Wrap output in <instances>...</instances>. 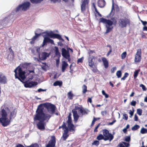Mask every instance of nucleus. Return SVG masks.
Returning <instances> with one entry per match:
<instances>
[{
  "label": "nucleus",
  "instance_id": "nucleus-1",
  "mask_svg": "<svg viewBox=\"0 0 147 147\" xmlns=\"http://www.w3.org/2000/svg\"><path fill=\"white\" fill-rule=\"evenodd\" d=\"M13 107L12 109H9V107H7L5 108V110L3 109L0 112V114L1 115V117L0 115V122L3 126H6L9 124L7 120V114L6 110L8 111V114L9 120L14 119L16 117L17 110L16 108H13Z\"/></svg>",
  "mask_w": 147,
  "mask_h": 147
},
{
  "label": "nucleus",
  "instance_id": "nucleus-2",
  "mask_svg": "<svg viewBox=\"0 0 147 147\" xmlns=\"http://www.w3.org/2000/svg\"><path fill=\"white\" fill-rule=\"evenodd\" d=\"M46 108L50 114H53L55 112L56 107L54 105L50 103H46L39 105L36 111L38 112V115L40 117L44 115L46 116L47 115H50V118L51 116L49 114H45L44 111V108Z\"/></svg>",
  "mask_w": 147,
  "mask_h": 147
},
{
  "label": "nucleus",
  "instance_id": "nucleus-3",
  "mask_svg": "<svg viewBox=\"0 0 147 147\" xmlns=\"http://www.w3.org/2000/svg\"><path fill=\"white\" fill-rule=\"evenodd\" d=\"M38 112L36 111V114L33 118L34 120V121H39L37 124V126L38 129H45V123L44 121L47 120L48 121L50 119V116L49 115H47L46 116L44 115L40 117L38 115Z\"/></svg>",
  "mask_w": 147,
  "mask_h": 147
},
{
  "label": "nucleus",
  "instance_id": "nucleus-4",
  "mask_svg": "<svg viewBox=\"0 0 147 147\" xmlns=\"http://www.w3.org/2000/svg\"><path fill=\"white\" fill-rule=\"evenodd\" d=\"M130 24V20L127 16L118 18V26L119 27L121 28H126Z\"/></svg>",
  "mask_w": 147,
  "mask_h": 147
},
{
  "label": "nucleus",
  "instance_id": "nucleus-5",
  "mask_svg": "<svg viewBox=\"0 0 147 147\" xmlns=\"http://www.w3.org/2000/svg\"><path fill=\"white\" fill-rule=\"evenodd\" d=\"M93 53H95V50H88V53L89 55L88 60L89 66L93 68V66L94 65V60L95 59V57L94 56L92 55Z\"/></svg>",
  "mask_w": 147,
  "mask_h": 147
},
{
  "label": "nucleus",
  "instance_id": "nucleus-6",
  "mask_svg": "<svg viewBox=\"0 0 147 147\" xmlns=\"http://www.w3.org/2000/svg\"><path fill=\"white\" fill-rule=\"evenodd\" d=\"M30 3L28 2H25L19 5L16 8V11H26L29 9L30 6Z\"/></svg>",
  "mask_w": 147,
  "mask_h": 147
},
{
  "label": "nucleus",
  "instance_id": "nucleus-7",
  "mask_svg": "<svg viewBox=\"0 0 147 147\" xmlns=\"http://www.w3.org/2000/svg\"><path fill=\"white\" fill-rule=\"evenodd\" d=\"M102 132L105 137L104 140L105 141L109 140L110 141L113 139V135L109 134V131L107 129L103 130Z\"/></svg>",
  "mask_w": 147,
  "mask_h": 147
},
{
  "label": "nucleus",
  "instance_id": "nucleus-8",
  "mask_svg": "<svg viewBox=\"0 0 147 147\" xmlns=\"http://www.w3.org/2000/svg\"><path fill=\"white\" fill-rule=\"evenodd\" d=\"M89 0H82L81 8L82 12H84L88 7Z\"/></svg>",
  "mask_w": 147,
  "mask_h": 147
},
{
  "label": "nucleus",
  "instance_id": "nucleus-9",
  "mask_svg": "<svg viewBox=\"0 0 147 147\" xmlns=\"http://www.w3.org/2000/svg\"><path fill=\"white\" fill-rule=\"evenodd\" d=\"M19 77L21 79V80L24 81L26 78L25 75L26 72L25 71L22 70V68L21 67L18 68V70Z\"/></svg>",
  "mask_w": 147,
  "mask_h": 147
},
{
  "label": "nucleus",
  "instance_id": "nucleus-10",
  "mask_svg": "<svg viewBox=\"0 0 147 147\" xmlns=\"http://www.w3.org/2000/svg\"><path fill=\"white\" fill-rule=\"evenodd\" d=\"M141 49H137L135 55L134 61L136 62H139L141 59Z\"/></svg>",
  "mask_w": 147,
  "mask_h": 147
},
{
  "label": "nucleus",
  "instance_id": "nucleus-11",
  "mask_svg": "<svg viewBox=\"0 0 147 147\" xmlns=\"http://www.w3.org/2000/svg\"><path fill=\"white\" fill-rule=\"evenodd\" d=\"M56 143V138L55 136H52L51 140L49 141L46 147H54Z\"/></svg>",
  "mask_w": 147,
  "mask_h": 147
},
{
  "label": "nucleus",
  "instance_id": "nucleus-12",
  "mask_svg": "<svg viewBox=\"0 0 147 147\" xmlns=\"http://www.w3.org/2000/svg\"><path fill=\"white\" fill-rule=\"evenodd\" d=\"M50 43L51 44L54 45L53 40L47 37H44L42 47H44L45 45H47V43Z\"/></svg>",
  "mask_w": 147,
  "mask_h": 147
},
{
  "label": "nucleus",
  "instance_id": "nucleus-13",
  "mask_svg": "<svg viewBox=\"0 0 147 147\" xmlns=\"http://www.w3.org/2000/svg\"><path fill=\"white\" fill-rule=\"evenodd\" d=\"M76 110H77L76 108H75L72 110V112L73 113L74 121L75 123L77 122L79 117Z\"/></svg>",
  "mask_w": 147,
  "mask_h": 147
},
{
  "label": "nucleus",
  "instance_id": "nucleus-14",
  "mask_svg": "<svg viewBox=\"0 0 147 147\" xmlns=\"http://www.w3.org/2000/svg\"><path fill=\"white\" fill-rule=\"evenodd\" d=\"M37 84V83L36 82L31 81L28 82H24V86L26 88H31L32 86H36Z\"/></svg>",
  "mask_w": 147,
  "mask_h": 147
},
{
  "label": "nucleus",
  "instance_id": "nucleus-15",
  "mask_svg": "<svg viewBox=\"0 0 147 147\" xmlns=\"http://www.w3.org/2000/svg\"><path fill=\"white\" fill-rule=\"evenodd\" d=\"M74 129H65L64 130V133L63 134L62 138L64 140H65L68 136L69 134L68 132L69 131H72Z\"/></svg>",
  "mask_w": 147,
  "mask_h": 147
},
{
  "label": "nucleus",
  "instance_id": "nucleus-16",
  "mask_svg": "<svg viewBox=\"0 0 147 147\" xmlns=\"http://www.w3.org/2000/svg\"><path fill=\"white\" fill-rule=\"evenodd\" d=\"M49 54L46 52H42L40 55L39 54V59L41 60H45L49 56Z\"/></svg>",
  "mask_w": 147,
  "mask_h": 147
},
{
  "label": "nucleus",
  "instance_id": "nucleus-17",
  "mask_svg": "<svg viewBox=\"0 0 147 147\" xmlns=\"http://www.w3.org/2000/svg\"><path fill=\"white\" fill-rule=\"evenodd\" d=\"M47 35L48 36L50 37L51 38H56L58 39L60 36V35L58 34L53 33H47Z\"/></svg>",
  "mask_w": 147,
  "mask_h": 147
},
{
  "label": "nucleus",
  "instance_id": "nucleus-18",
  "mask_svg": "<svg viewBox=\"0 0 147 147\" xmlns=\"http://www.w3.org/2000/svg\"><path fill=\"white\" fill-rule=\"evenodd\" d=\"M7 82V79L6 77L0 74V83L5 84Z\"/></svg>",
  "mask_w": 147,
  "mask_h": 147
},
{
  "label": "nucleus",
  "instance_id": "nucleus-19",
  "mask_svg": "<svg viewBox=\"0 0 147 147\" xmlns=\"http://www.w3.org/2000/svg\"><path fill=\"white\" fill-rule=\"evenodd\" d=\"M98 5L100 7H104L106 4V2L104 0H98Z\"/></svg>",
  "mask_w": 147,
  "mask_h": 147
},
{
  "label": "nucleus",
  "instance_id": "nucleus-20",
  "mask_svg": "<svg viewBox=\"0 0 147 147\" xmlns=\"http://www.w3.org/2000/svg\"><path fill=\"white\" fill-rule=\"evenodd\" d=\"M101 59L105 67V68H107L109 66L108 61L107 59L105 57H102Z\"/></svg>",
  "mask_w": 147,
  "mask_h": 147
},
{
  "label": "nucleus",
  "instance_id": "nucleus-21",
  "mask_svg": "<svg viewBox=\"0 0 147 147\" xmlns=\"http://www.w3.org/2000/svg\"><path fill=\"white\" fill-rule=\"evenodd\" d=\"M68 64L65 61L62 62L61 70L63 72H65L67 67L68 66Z\"/></svg>",
  "mask_w": 147,
  "mask_h": 147
},
{
  "label": "nucleus",
  "instance_id": "nucleus-22",
  "mask_svg": "<svg viewBox=\"0 0 147 147\" xmlns=\"http://www.w3.org/2000/svg\"><path fill=\"white\" fill-rule=\"evenodd\" d=\"M75 108H76V109L79 110L80 113L82 114V115H87L88 113L87 111H86L84 109L81 108L78 106H76Z\"/></svg>",
  "mask_w": 147,
  "mask_h": 147
},
{
  "label": "nucleus",
  "instance_id": "nucleus-23",
  "mask_svg": "<svg viewBox=\"0 0 147 147\" xmlns=\"http://www.w3.org/2000/svg\"><path fill=\"white\" fill-rule=\"evenodd\" d=\"M35 35L31 39V40L30 42V43L31 44H34L36 38L41 35V34H38L36 33H35Z\"/></svg>",
  "mask_w": 147,
  "mask_h": 147
},
{
  "label": "nucleus",
  "instance_id": "nucleus-24",
  "mask_svg": "<svg viewBox=\"0 0 147 147\" xmlns=\"http://www.w3.org/2000/svg\"><path fill=\"white\" fill-rule=\"evenodd\" d=\"M129 146V144L124 142H122L119 144L117 147H128Z\"/></svg>",
  "mask_w": 147,
  "mask_h": 147
},
{
  "label": "nucleus",
  "instance_id": "nucleus-25",
  "mask_svg": "<svg viewBox=\"0 0 147 147\" xmlns=\"http://www.w3.org/2000/svg\"><path fill=\"white\" fill-rule=\"evenodd\" d=\"M68 129H74L76 128V126L73 124L72 122H67Z\"/></svg>",
  "mask_w": 147,
  "mask_h": 147
},
{
  "label": "nucleus",
  "instance_id": "nucleus-26",
  "mask_svg": "<svg viewBox=\"0 0 147 147\" xmlns=\"http://www.w3.org/2000/svg\"><path fill=\"white\" fill-rule=\"evenodd\" d=\"M112 20V22H113V24L114 25H118V18H117L113 17L111 19Z\"/></svg>",
  "mask_w": 147,
  "mask_h": 147
},
{
  "label": "nucleus",
  "instance_id": "nucleus-27",
  "mask_svg": "<svg viewBox=\"0 0 147 147\" xmlns=\"http://www.w3.org/2000/svg\"><path fill=\"white\" fill-rule=\"evenodd\" d=\"M20 67H17L14 70V72L15 73V76L16 78H17L20 81L22 82H23L21 80V79L17 75V69H18V68Z\"/></svg>",
  "mask_w": 147,
  "mask_h": 147
},
{
  "label": "nucleus",
  "instance_id": "nucleus-28",
  "mask_svg": "<svg viewBox=\"0 0 147 147\" xmlns=\"http://www.w3.org/2000/svg\"><path fill=\"white\" fill-rule=\"evenodd\" d=\"M62 85V81H56L54 83L53 85L54 86H58L61 87Z\"/></svg>",
  "mask_w": 147,
  "mask_h": 147
},
{
  "label": "nucleus",
  "instance_id": "nucleus-29",
  "mask_svg": "<svg viewBox=\"0 0 147 147\" xmlns=\"http://www.w3.org/2000/svg\"><path fill=\"white\" fill-rule=\"evenodd\" d=\"M107 29L106 32H105V34H107L110 32L112 30L113 28V27L110 26H106Z\"/></svg>",
  "mask_w": 147,
  "mask_h": 147
},
{
  "label": "nucleus",
  "instance_id": "nucleus-30",
  "mask_svg": "<svg viewBox=\"0 0 147 147\" xmlns=\"http://www.w3.org/2000/svg\"><path fill=\"white\" fill-rule=\"evenodd\" d=\"M74 96V94L72 93L71 91H70L67 93L68 97L69 99L72 100Z\"/></svg>",
  "mask_w": 147,
  "mask_h": 147
},
{
  "label": "nucleus",
  "instance_id": "nucleus-31",
  "mask_svg": "<svg viewBox=\"0 0 147 147\" xmlns=\"http://www.w3.org/2000/svg\"><path fill=\"white\" fill-rule=\"evenodd\" d=\"M55 55L57 56H60V53L59 52L58 47H55Z\"/></svg>",
  "mask_w": 147,
  "mask_h": 147
},
{
  "label": "nucleus",
  "instance_id": "nucleus-32",
  "mask_svg": "<svg viewBox=\"0 0 147 147\" xmlns=\"http://www.w3.org/2000/svg\"><path fill=\"white\" fill-rule=\"evenodd\" d=\"M105 24H107L106 26H111L113 24V22L110 20H107Z\"/></svg>",
  "mask_w": 147,
  "mask_h": 147
},
{
  "label": "nucleus",
  "instance_id": "nucleus-33",
  "mask_svg": "<svg viewBox=\"0 0 147 147\" xmlns=\"http://www.w3.org/2000/svg\"><path fill=\"white\" fill-rule=\"evenodd\" d=\"M63 56L66 59H68V61H70L71 59L70 58V56L69 53H67V54H65V55H63Z\"/></svg>",
  "mask_w": 147,
  "mask_h": 147
},
{
  "label": "nucleus",
  "instance_id": "nucleus-34",
  "mask_svg": "<svg viewBox=\"0 0 147 147\" xmlns=\"http://www.w3.org/2000/svg\"><path fill=\"white\" fill-rule=\"evenodd\" d=\"M69 51H67L64 48H63L62 49V55H64L66 54H67V53H69Z\"/></svg>",
  "mask_w": 147,
  "mask_h": 147
},
{
  "label": "nucleus",
  "instance_id": "nucleus-35",
  "mask_svg": "<svg viewBox=\"0 0 147 147\" xmlns=\"http://www.w3.org/2000/svg\"><path fill=\"white\" fill-rule=\"evenodd\" d=\"M87 91V87L85 85H84L83 86L82 93L83 94H85Z\"/></svg>",
  "mask_w": 147,
  "mask_h": 147
},
{
  "label": "nucleus",
  "instance_id": "nucleus-36",
  "mask_svg": "<svg viewBox=\"0 0 147 147\" xmlns=\"http://www.w3.org/2000/svg\"><path fill=\"white\" fill-rule=\"evenodd\" d=\"M32 3H40L43 0H30Z\"/></svg>",
  "mask_w": 147,
  "mask_h": 147
},
{
  "label": "nucleus",
  "instance_id": "nucleus-37",
  "mask_svg": "<svg viewBox=\"0 0 147 147\" xmlns=\"http://www.w3.org/2000/svg\"><path fill=\"white\" fill-rule=\"evenodd\" d=\"M116 74L118 78H121L122 75L121 71L120 70L117 71Z\"/></svg>",
  "mask_w": 147,
  "mask_h": 147
},
{
  "label": "nucleus",
  "instance_id": "nucleus-38",
  "mask_svg": "<svg viewBox=\"0 0 147 147\" xmlns=\"http://www.w3.org/2000/svg\"><path fill=\"white\" fill-rule=\"evenodd\" d=\"M129 74L127 72H125L123 76L121 78V80H125L126 78L129 76Z\"/></svg>",
  "mask_w": 147,
  "mask_h": 147
},
{
  "label": "nucleus",
  "instance_id": "nucleus-39",
  "mask_svg": "<svg viewBox=\"0 0 147 147\" xmlns=\"http://www.w3.org/2000/svg\"><path fill=\"white\" fill-rule=\"evenodd\" d=\"M61 128H62V129H68L67 127L66 123L63 122L62 125L61 126H60L59 127V129H60Z\"/></svg>",
  "mask_w": 147,
  "mask_h": 147
},
{
  "label": "nucleus",
  "instance_id": "nucleus-40",
  "mask_svg": "<svg viewBox=\"0 0 147 147\" xmlns=\"http://www.w3.org/2000/svg\"><path fill=\"white\" fill-rule=\"evenodd\" d=\"M142 110L141 109H137V113L140 116L142 115Z\"/></svg>",
  "mask_w": 147,
  "mask_h": 147
},
{
  "label": "nucleus",
  "instance_id": "nucleus-41",
  "mask_svg": "<svg viewBox=\"0 0 147 147\" xmlns=\"http://www.w3.org/2000/svg\"><path fill=\"white\" fill-rule=\"evenodd\" d=\"M30 63H24L22 64V67L24 68H26L30 64Z\"/></svg>",
  "mask_w": 147,
  "mask_h": 147
},
{
  "label": "nucleus",
  "instance_id": "nucleus-42",
  "mask_svg": "<svg viewBox=\"0 0 147 147\" xmlns=\"http://www.w3.org/2000/svg\"><path fill=\"white\" fill-rule=\"evenodd\" d=\"M107 19L104 18H101L99 20V22H102L105 24Z\"/></svg>",
  "mask_w": 147,
  "mask_h": 147
},
{
  "label": "nucleus",
  "instance_id": "nucleus-43",
  "mask_svg": "<svg viewBox=\"0 0 147 147\" xmlns=\"http://www.w3.org/2000/svg\"><path fill=\"white\" fill-rule=\"evenodd\" d=\"M105 138L101 134L99 135L97 137V139L98 140H100L102 139H103Z\"/></svg>",
  "mask_w": 147,
  "mask_h": 147
},
{
  "label": "nucleus",
  "instance_id": "nucleus-44",
  "mask_svg": "<svg viewBox=\"0 0 147 147\" xmlns=\"http://www.w3.org/2000/svg\"><path fill=\"white\" fill-rule=\"evenodd\" d=\"M127 55V53L126 52H123L121 55V58L122 59H125Z\"/></svg>",
  "mask_w": 147,
  "mask_h": 147
},
{
  "label": "nucleus",
  "instance_id": "nucleus-45",
  "mask_svg": "<svg viewBox=\"0 0 147 147\" xmlns=\"http://www.w3.org/2000/svg\"><path fill=\"white\" fill-rule=\"evenodd\" d=\"M26 147H39L37 143L32 144L29 146H27Z\"/></svg>",
  "mask_w": 147,
  "mask_h": 147
},
{
  "label": "nucleus",
  "instance_id": "nucleus-46",
  "mask_svg": "<svg viewBox=\"0 0 147 147\" xmlns=\"http://www.w3.org/2000/svg\"><path fill=\"white\" fill-rule=\"evenodd\" d=\"M133 109L132 111L131 110H129V114H130V116H129L130 117H131L133 115L134 112V109L133 108H132Z\"/></svg>",
  "mask_w": 147,
  "mask_h": 147
},
{
  "label": "nucleus",
  "instance_id": "nucleus-47",
  "mask_svg": "<svg viewBox=\"0 0 147 147\" xmlns=\"http://www.w3.org/2000/svg\"><path fill=\"white\" fill-rule=\"evenodd\" d=\"M100 119L99 118H98L97 119L96 118H95L94 117L93 118V119L92 121L91 124V126H93L94 123L96 121L97 119Z\"/></svg>",
  "mask_w": 147,
  "mask_h": 147
},
{
  "label": "nucleus",
  "instance_id": "nucleus-48",
  "mask_svg": "<svg viewBox=\"0 0 147 147\" xmlns=\"http://www.w3.org/2000/svg\"><path fill=\"white\" fill-rule=\"evenodd\" d=\"M102 94L105 96V97L106 98H107L109 97V95L105 93V91L104 90H102Z\"/></svg>",
  "mask_w": 147,
  "mask_h": 147
},
{
  "label": "nucleus",
  "instance_id": "nucleus-49",
  "mask_svg": "<svg viewBox=\"0 0 147 147\" xmlns=\"http://www.w3.org/2000/svg\"><path fill=\"white\" fill-rule=\"evenodd\" d=\"M71 116V114L70 113L68 116V120L67 121V122L72 121Z\"/></svg>",
  "mask_w": 147,
  "mask_h": 147
},
{
  "label": "nucleus",
  "instance_id": "nucleus-50",
  "mask_svg": "<svg viewBox=\"0 0 147 147\" xmlns=\"http://www.w3.org/2000/svg\"><path fill=\"white\" fill-rule=\"evenodd\" d=\"M139 73L138 71L137 70H135V71H134V78H136V77H137L138 74Z\"/></svg>",
  "mask_w": 147,
  "mask_h": 147
},
{
  "label": "nucleus",
  "instance_id": "nucleus-51",
  "mask_svg": "<svg viewBox=\"0 0 147 147\" xmlns=\"http://www.w3.org/2000/svg\"><path fill=\"white\" fill-rule=\"evenodd\" d=\"M83 59L84 57H83L77 60V63L78 64L79 63H82L83 62Z\"/></svg>",
  "mask_w": 147,
  "mask_h": 147
},
{
  "label": "nucleus",
  "instance_id": "nucleus-52",
  "mask_svg": "<svg viewBox=\"0 0 147 147\" xmlns=\"http://www.w3.org/2000/svg\"><path fill=\"white\" fill-rule=\"evenodd\" d=\"M44 65H42L41 67L42 69L46 71L47 70V65L46 63H43Z\"/></svg>",
  "mask_w": 147,
  "mask_h": 147
},
{
  "label": "nucleus",
  "instance_id": "nucleus-53",
  "mask_svg": "<svg viewBox=\"0 0 147 147\" xmlns=\"http://www.w3.org/2000/svg\"><path fill=\"white\" fill-rule=\"evenodd\" d=\"M33 78V76L32 75H30L27 78V80L28 81H31Z\"/></svg>",
  "mask_w": 147,
  "mask_h": 147
},
{
  "label": "nucleus",
  "instance_id": "nucleus-54",
  "mask_svg": "<svg viewBox=\"0 0 147 147\" xmlns=\"http://www.w3.org/2000/svg\"><path fill=\"white\" fill-rule=\"evenodd\" d=\"M140 132L142 134L146 133H147V129H141Z\"/></svg>",
  "mask_w": 147,
  "mask_h": 147
},
{
  "label": "nucleus",
  "instance_id": "nucleus-55",
  "mask_svg": "<svg viewBox=\"0 0 147 147\" xmlns=\"http://www.w3.org/2000/svg\"><path fill=\"white\" fill-rule=\"evenodd\" d=\"M136 104V102L135 101L132 100L130 103V105L134 106H135Z\"/></svg>",
  "mask_w": 147,
  "mask_h": 147
},
{
  "label": "nucleus",
  "instance_id": "nucleus-56",
  "mask_svg": "<svg viewBox=\"0 0 147 147\" xmlns=\"http://www.w3.org/2000/svg\"><path fill=\"white\" fill-rule=\"evenodd\" d=\"M140 86L142 88V89L144 91H145L146 90V88L144 85L142 84H141L140 85Z\"/></svg>",
  "mask_w": 147,
  "mask_h": 147
},
{
  "label": "nucleus",
  "instance_id": "nucleus-57",
  "mask_svg": "<svg viewBox=\"0 0 147 147\" xmlns=\"http://www.w3.org/2000/svg\"><path fill=\"white\" fill-rule=\"evenodd\" d=\"M130 140V138L129 136H127L125 137V140L127 142H129Z\"/></svg>",
  "mask_w": 147,
  "mask_h": 147
},
{
  "label": "nucleus",
  "instance_id": "nucleus-58",
  "mask_svg": "<svg viewBox=\"0 0 147 147\" xmlns=\"http://www.w3.org/2000/svg\"><path fill=\"white\" fill-rule=\"evenodd\" d=\"M50 1L51 2H53V3H55L57 2H60L61 0H50Z\"/></svg>",
  "mask_w": 147,
  "mask_h": 147
},
{
  "label": "nucleus",
  "instance_id": "nucleus-59",
  "mask_svg": "<svg viewBox=\"0 0 147 147\" xmlns=\"http://www.w3.org/2000/svg\"><path fill=\"white\" fill-rule=\"evenodd\" d=\"M116 69V68L115 67H113L111 70V71L112 73H114Z\"/></svg>",
  "mask_w": 147,
  "mask_h": 147
},
{
  "label": "nucleus",
  "instance_id": "nucleus-60",
  "mask_svg": "<svg viewBox=\"0 0 147 147\" xmlns=\"http://www.w3.org/2000/svg\"><path fill=\"white\" fill-rule=\"evenodd\" d=\"M92 71L94 73L98 71V69H97L96 67H95L94 68H93L92 69Z\"/></svg>",
  "mask_w": 147,
  "mask_h": 147
},
{
  "label": "nucleus",
  "instance_id": "nucleus-61",
  "mask_svg": "<svg viewBox=\"0 0 147 147\" xmlns=\"http://www.w3.org/2000/svg\"><path fill=\"white\" fill-rule=\"evenodd\" d=\"M140 127V126L137 125H134L131 129H139Z\"/></svg>",
  "mask_w": 147,
  "mask_h": 147
},
{
  "label": "nucleus",
  "instance_id": "nucleus-62",
  "mask_svg": "<svg viewBox=\"0 0 147 147\" xmlns=\"http://www.w3.org/2000/svg\"><path fill=\"white\" fill-rule=\"evenodd\" d=\"M99 144V142L98 141H97V140H95V141H94L93 143V144L96 145H98Z\"/></svg>",
  "mask_w": 147,
  "mask_h": 147
},
{
  "label": "nucleus",
  "instance_id": "nucleus-63",
  "mask_svg": "<svg viewBox=\"0 0 147 147\" xmlns=\"http://www.w3.org/2000/svg\"><path fill=\"white\" fill-rule=\"evenodd\" d=\"M140 21L142 23L143 25L144 26H145L146 24H147V22L146 21H144L141 20H140Z\"/></svg>",
  "mask_w": 147,
  "mask_h": 147
},
{
  "label": "nucleus",
  "instance_id": "nucleus-64",
  "mask_svg": "<svg viewBox=\"0 0 147 147\" xmlns=\"http://www.w3.org/2000/svg\"><path fill=\"white\" fill-rule=\"evenodd\" d=\"M112 51V49H110L109 51H108V53L107 54V57H108L109 56L110 53H111V52Z\"/></svg>",
  "mask_w": 147,
  "mask_h": 147
}]
</instances>
